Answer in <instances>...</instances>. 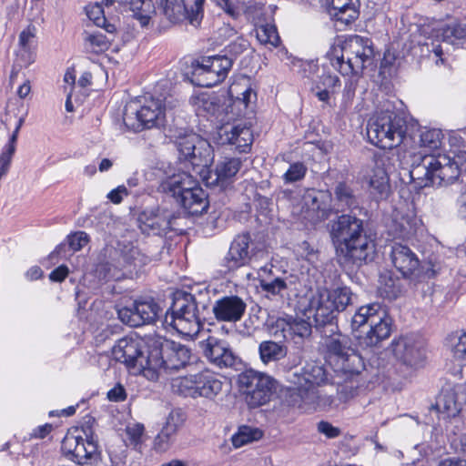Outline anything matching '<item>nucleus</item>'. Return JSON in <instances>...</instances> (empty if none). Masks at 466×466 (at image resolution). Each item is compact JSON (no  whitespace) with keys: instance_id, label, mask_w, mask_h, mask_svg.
<instances>
[{"instance_id":"1","label":"nucleus","mask_w":466,"mask_h":466,"mask_svg":"<svg viewBox=\"0 0 466 466\" xmlns=\"http://www.w3.org/2000/svg\"><path fill=\"white\" fill-rule=\"evenodd\" d=\"M466 167V151L450 154H414L410 177L420 187H446L455 182Z\"/></svg>"},{"instance_id":"2","label":"nucleus","mask_w":466,"mask_h":466,"mask_svg":"<svg viewBox=\"0 0 466 466\" xmlns=\"http://www.w3.org/2000/svg\"><path fill=\"white\" fill-rule=\"evenodd\" d=\"M329 234L337 253L357 266L372 260L375 245L364 231V222L355 215L342 214L330 222Z\"/></svg>"},{"instance_id":"3","label":"nucleus","mask_w":466,"mask_h":466,"mask_svg":"<svg viewBox=\"0 0 466 466\" xmlns=\"http://www.w3.org/2000/svg\"><path fill=\"white\" fill-rule=\"evenodd\" d=\"M210 303L208 290L198 294L177 291L170 307L171 312H167L164 321L184 336H197L202 328V320L206 319L205 313Z\"/></svg>"},{"instance_id":"4","label":"nucleus","mask_w":466,"mask_h":466,"mask_svg":"<svg viewBox=\"0 0 466 466\" xmlns=\"http://www.w3.org/2000/svg\"><path fill=\"white\" fill-rule=\"evenodd\" d=\"M329 56L331 66L342 76H360L373 64V43L367 37L350 35L333 46Z\"/></svg>"},{"instance_id":"5","label":"nucleus","mask_w":466,"mask_h":466,"mask_svg":"<svg viewBox=\"0 0 466 466\" xmlns=\"http://www.w3.org/2000/svg\"><path fill=\"white\" fill-rule=\"evenodd\" d=\"M391 319L380 303L360 307L351 319V329L362 348L377 346L391 333Z\"/></svg>"},{"instance_id":"6","label":"nucleus","mask_w":466,"mask_h":466,"mask_svg":"<svg viewBox=\"0 0 466 466\" xmlns=\"http://www.w3.org/2000/svg\"><path fill=\"white\" fill-rule=\"evenodd\" d=\"M324 339L327 358L334 362L335 370L359 378L365 369L362 357L351 348L350 339L338 329L320 334Z\"/></svg>"},{"instance_id":"7","label":"nucleus","mask_w":466,"mask_h":466,"mask_svg":"<svg viewBox=\"0 0 466 466\" xmlns=\"http://www.w3.org/2000/svg\"><path fill=\"white\" fill-rule=\"evenodd\" d=\"M406 130L405 120L390 110L376 113L367 125L369 141L384 149L400 146L405 138Z\"/></svg>"},{"instance_id":"8","label":"nucleus","mask_w":466,"mask_h":466,"mask_svg":"<svg viewBox=\"0 0 466 466\" xmlns=\"http://www.w3.org/2000/svg\"><path fill=\"white\" fill-rule=\"evenodd\" d=\"M144 263L145 258L133 246H106L98 254L96 272L105 279H118L120 270L131 267L140 268Z\"/></svg>"},{"instance_id":"9","label":"nucleus","mask_w":466,"mask_h":466,"mask_svg":"<svg viewBox=\"0 0 466 466\" xmlns=\"http://www.w3.org/2000/svg\"><path fill=\"white\" fill-rule=\"evenodd\" d=\"M112 356L134 374L143 373L150 378L151 348L141 338L126 336L118 339L112 349Z\"/></svg>"},{"instance_id":"10","label":"nucleus","mask_w":466,"mask_h":466,"mask_svg":"<svg viewBox=\"0 0 466 466\" xmlns=\"http://www.w3.org/2000/svg\"><path fill=\"white\" fill-rule=\"evenodd\" d=\"M190 357V350L178 342L165 340L159 346L154 345L151 347L149 380H157L161 371L170 373L186 367Z\"/></svg>"},{"instance_id":"11","label":"nucleus","mask_w":466,"mask_h":466,"mask_svg":"<svg viewBox=\"0 0 466 466\" xmlns=\"http://www.w3.org/2000/svg\"><path fill=\"white\" fill-rule=\"evenodd\" d=\"M238 386L251 409L267 404L276 390V380L269 375L247 370L238 375Z\"/></svg>"},{"instance_id":"12","label":"nucleus","mask_w":466,"mask_h":466,"mask_svg":"<svg viewBox=\"0 0 466 466\" xmlns=\"http://www.w3.org/2000/svg\"><path fill=\"white\" fill-rule=\"evenodd\" d=\"M223 385L216 374L203 371L174 380L172 390L184 397L214 400L222 391Z\"/></svg>"},{"instance_id":"13","label":"nucleus","mask_w":466,"mask_h":466,"mask_svg":"<svg viewBox=\"0 0 466 466\" xmlns=\"http://www.w3.org/2000/svg\"><path fill=\"white\" fill-rule=\"evenodd\" d=\"M232 68V58L227 55L202 57L193 67L191 82L198 86L211 87L222 83Z\"/></svg>"},{"instance_id":"14","label":"nucleus","mask_w":466,"mask_h":466,"mask_svg":"<svg viewBox=\"0 0 466 466\" xmlns=\"http://www.w3.org/2000/svg\"><path fill=\"white\" fill-rule=\"evenodd\" d=\"M176 145L179 152V159L187 161L194 169L208 167L213 161L211 146L196 133L179 136Z\"/></svg>"},{"instance_id":"15","label":"nucleus","mask_w":466,"mask_h":466,"mask_svg":"<svg viewBox=\"0 0 466 466\" xmlns=\"http://www.w3.org/2000/svg\"><path fill=\"white\" fill-rule=\"evenodd\" d=\"M164 110V104L160 98L150 97L146 99L140 109L135 112H128V109H126L123 121L127 127L134 131L160 127L164 125L165 121Z\"/></svg>"},{"instance_id":"16","label":"nucleus","mask_w":466,"mask_h":466,"mask_svg":"<svg viewBox=\"0 0 466 466\" xmlns=\"http://www.w3.org/2000/svg\"><path fill=\"white\" fill-rule=\"evenodd\" d=\"M161 308L151 297H140L131 304L117 310L119 319L130 327H140L154 323L159 316Z\"/></svg>"},{"instance_id":"17","label":"nucleus","mask_w":466,"mask_h":466,"mask_svg":"<svg viewBox=\"0 0 466 466\" xmlns=\"http://www.w3.org/2000/svg\"><path fill=\"white\" fill-rule=\"evenodd\" d=\"M312 325L302 318H279L270 327V334L279 342H292L300 347L303 341L309 338Z\"/></svg>"},{"instance_id":"18","label":"nucleus","mask_w":466,"mask_h":466,"mask_svg":"<svg viewBox=\"0 0 466 466\" xmlns=\"http://www.w3.org/2000/svg\"><path fill=\"white\" fill-rule=\"evenodd\" d=\"M307 311L308 317H312L314 326L320 334L338 329L336 322L338 311L326 301L325 297L319 290L310 298Z\"/></svg>"},{"instance_id":"19","label":"nucleus","mask_w":466,"mask_h":466,"mask_svg":"<svg viewBox=\"0 0 466 466\" xmlns=\"http://www.w3.org/2000/svg\"><path fill=\"white\" fill-rule=\"evenodd\" d=\"M177 218L175 212L165 208L146 209L138 216L140 229L147 234L160 235L167 230L174 229L175 220Z\"/></svg>"},{"instance_id":"20","label":"nucleus","mask_w":466,"mask_h":466,"mask_svg":"<svg viewBox=\"0 0 466 466\" xmlns=\"http://www.w3.org/2000/svg\"><path fill=\"white\" fill-rule=\"evenodd\" d=\"M200 347L207 360L218 368H231L238 360L229 343L217 337L208 336L200 342Z\"/></svg>"},{"instance_id":"21","label":"nucleus","mask_w":466,"mask_h":466,"mask_svg":"<svg viewBox=\"0 0 466 466\" xmlns=\"http://www.w3.org/2000/svg\"><path fill=\"white\" fill-rule=\"evenodd\" d=\"M390 256L392 265L404 279H418L420 272V260L408 246L393 243L390 246Z\"/></svg>"},{"instance_id":"22","label":"nucleus","mask_w":466,"mask_h":466,"mask_svg":"<svg viewBox=\"0 0 466 466\" xmlns=\"http://www.w3.org/2000/svg\"><path fill=\"white\" fill-rule=\"evenodd\" d=\"M251 238L249 234L237 236L231 242L228 254L223 259L222 271L227 273L247 265L252 257L250 248Z\"/></svg>"},{"instance_id":"23","label":"nucleus","mask_w":466,"mask_h":466,"mask_svg":"<svg viewBox=\"0 0 466 466\" xmlns=\"http://www.w3.org/2000/svg\"><path fill=\"white\" fill-rule=\"evenodd\" d=\"M391 348L395 357L406 365L417 367L423 361L421 344L413 336H401L394 339Z\"/></svg>"},{"instance_id":"24","label":"nucleus","mask_w":466,"mask_h":466,"mask_svg":"<svg viewBox=\"0 0 466 466\" xmlns=\"http://www.w3.org/2000/svg\"><path fill=\"white\" fill-rule=\"evenodd\" d=\"M247 309L246 302L238 296H224L212 306V312L218 321L238 322L244 316Z\"/></svg>"},{"instance_id":"25","label":"nucleus","mask_w":466,"mask_h":466,"mask_svg":"<svg viewBox=\"0 0 466 466\" xmlns=\"http://www.w3.org/2000/svg\"><path fill=\"white\" fill-rule=\"evenodd\" d=\"M314 395V389L307 388L302 383L295 388L289 389L279 408L275 407V411L279 417L289 414V408L308 410L311 409Z\"/></svg>"},{"instance_id":"26","label":"nucleus","mask_w":466,"mask_h":466,"mask_svg":"<svg viewBox=\"0 0 466 466\" xmlns=\"http://www.w3.org/2000/svg\"><path fill=\"white\" fill-rule=\"evenodd\" d=\"M196 178L185 171H177L167 176L158 186V191L175 199L178 198L195 185Z\"/></svg>"},{"instance_id":"27","label":"nucleus","mask_w":466,"mask_h":466,"mask_svg":"<svg viewBox=\"0 0 466 466\" xmlns=\"http://www.w3.org/2000/svg\"><path fill=\"white\" fill-rule=\"evenodd\" d=\"M184 210L192 216L201 215L208 210V199L206 191L201 188L198 180L195 185L187 189L177 201Z\"/></svg>"},{"instance_id":"28","label":"nucleus","mask_w":466,"mask_h":466,"mask_svg":"<svg viewBox=\"0 0 466 466\" xmlns=\"http://www.w3.org/2000/svg\"><path fill=\"white\" fill-rule=\"evenodd\" d=\"M185 420V415L181 410H172L167 415L160 432L155 438L156 449L161 451H166L184 424Z\"/></svg>"},{"instance_id":"29","label":"nucleus","mask_w":466,"mask_h":466,"mask_svg":"<svg viewBox=\"0 0 466 466\" xmlns=\"http://www.w3.org/2000/svg\"><path fill=\"white\" fill-rule=\"evenodd\" d=\"M220 143L234 146L240 152H246L252 144L250 128L241 126H224L218 130Z\"/></svg>"},{"instance_id":"30","label":"nucleus","mask_w":466,"mask_h":466,"mask_svg":"<svg viewBox=\"0 0 466 466\" xmlns=\"http://www.w3.org/2000/svg\"><path fill=\"white\" fill-rule=\"evenodd\" d=\"M117 3L119 9L122 12L130 13L142 27L148 26L152 17L156 15L153 0H125Z\"/></svg>"},{"instance_id":"31","label":"nucleus","mask_w":466,"mask_h":466,"mask_svg":"<svg viewBox=\"0 0 466 466\" xmlns=\"http://www.w3.org/2000/svg\"><path fill=\"white\" fill-rule=\"evenodd\" d=\"M297 281L296 276L283 272L278 278L264 277L259 281V287L268 298H283L289 290L296 289Z\"/></svg>"},{"instance_id":"32","label":"nucleus","mask_w":466,"mask_h":466,"mask_svg":"<svg viewBox=\"0 0 466 466\" xmlns=\"http://www.w3.org/2000/svg\"><path fill=\"white\" fill-rule=\"evenodd\" d=\"M242 167V161L238 157H224L218 161L214 170L215 178L210 184H216L221 188H226L233 181Z\"/></svg>"},{"instance_id":"33","label":"nucleus","mask_w":466,"mask_h":466,"mask_svg":"<svg viewBox=\"0 0 466 466\" xmlns=\"http://www.w3.org/2000/svg\"><path fill=\"white\" fill-rule=\"evenodd\" d=\"M189 104L198 115H216L222 107L221 97L214 92H200L189 98Z\"/></svg>"},{"instance_id":"34","label":"nucleus","mask_w":466,"mask_h":466,"mask_svg":"<svg viewBox=\"0 0 466 466\" xmlns=\"http://www.w3.org/2000/svg\"><path fill=\"white\" fill-rule=\"evenodd\" d=\"M318 290L338 312L345 310L349 305L353 303L354 294L347 286L337 287L333 289L322 288Z\"/></svg>"},{"instance_id":"35","label":"nucleus","mask_w":466,"mask_h":466,"mask_svg":"<svg viewBox=\"0 0 466 466\" xmlns=\"http://www.w3.org/2000/svg\"><path fill=\"white\" fill-rule=\"evenodd\" d=\"M334 201L341 210L355 209L360 207L359 197L353 187L346 182H339L334 187Z\"/></svg>"},{"instance_id":"36","label":"nucleus","mask_w":466,"mask_h":466,"mask_svg":"<svg viewBox=\"0 0 466 466\" xmlns=\"http://www.w3.org/2000/svg\"><path fill=\"white\" fill-rule=\"evenodd\" d=\"M228 94L232 99L242 103L245 107L257 98V94L251 88L249 79L247 77H241L239 80L233 82Z\"/></svg>"},{"instance_id":"37","label":"nucleus","mask_w":466,"mask_h":466,"mask_svg":"<svg viewBox=\"0 0 466 466\" xmlns=\"http://www.w3.org/2000/svg\"><path fill=\"white\" fill-rule=\"evenodd\" d=\"M287 352L286 346L273 340L262 341L258 346L259 358L266 365L282 360Z\"/></svg>"},{"instance_id":"38","label":"nucleus","mask_w":466,"mask_h":466,"mask_svg":"<svg viewBox=\"0 0 466 466\" xmlns=\"http://www.w3.org/2000/svg\"><path fill=\"white\" fill-rule=\"evenodd\" d=\"M302 380H304L307 388L316 389L327 380V373L324 367L317 361H309L302 368L301 372Z\"/></svg>"},{"instance_id":"39","label":"nucleus","mask_w":466,"mask_h":466,"mask_svg":"<svg viewBox=\"0 0 466 466\" xmlns=\"http://www.w3.org/2000/svg\"><path fill=\"white\" fill-rule=\"evenodd\" d=\"M164 15L172 23L189 22L190 13L184 0H161Z\"/></svg>"},{"instance_id":"40","label":"nucleus","mask_w":466,"mask_h":466,"mask_svg":"<svg viewBox=\"0 0 466 466\" xmlns=\"http://www.w3.org/2000/svg\"><path fill=\"white\" fill-rule=\"evenodd\" d=\"M370 193L377 198H384L390 191L389 177L383 167H376L370 178Z\"/></svg>"},{"instance_id":"41","label":"nucleus","mask_w":466,"mask_h":466,"mask_svg":"<svg viewBox=\"0 0 466 466\" xmlns=\"http://www.w3.org/2000/svg\"><path fill=\"white\" fill-rule=\"evenodd\" d=\"M329 14L336 22L347 25L351 24L359 16V10L353 0H350L339 6L329 9Z\"/></svg>"},{"instance_id":"42","label":"nucleus","mask_w":466,"mask_h":466,"mask_svg":"<svg viewBox=\"0 0 466 466\" xmlns=\"http://www.w3.org/2000/svg\"><path fill=\"white\" fill-rule=\"evenodd\" d=\"M379 291L382 297L388 299H397L401 294L399 279L393 278L390 272L381 274L379 279Z\"/></svg>"},{"instance_id":"43","label":"nucleus","mask_w":466,"mask_h":466,"mask_svg":"<svg viewBox=\"0 0 466 466\" xmlns=\"http://www.w3.org/2000/svg\"><path fill=\"white\" fill-rule=\"evenodd\" d=\"M97 446L91 440H85L82 436L78 441L73 459L77 464H87L88 461L96 454Z\"/></svg>"},{"instance_id":"44","label":"nucleus","mask_w":466,"mask_h":466,"mask_svg":"<svg viewBox=\"0 0 466 466\" xmlns=\"http://www.w3.org/2000/svg\"><path fill=\"white\" fill-rule=\"evenodd\" d=\"M435 408L440 412L447 413L449 417L455 416L459 411V408L454 392L450 390H442L437 397Z\"/></svg>"},{"instance_id":"45","label":"nucleus","mask_w":466,"mask_h":466,"mask_svg":"<svg viewBox=\"0 0 466 466\" xmlns=\"http://www.w3.org/2000/svg\"><path fill=\"white\" fill-rule=\"evenodd\" d=\"M85 46L93 53H101L108 49L110 42L100 31L94 33L85 32Z\"/></svg>"},{"instance_id":"46","label":"nucleus","mask_w":466,"mask_h":466,"mask_svg":"<svg viewBox=\"0 0 466 466\" xmlns=\"http://www.w3.org/2000/svg\"><path fill=\"white\" fill-rule=\"evenodd\" d=\"M257 39L263 45H271L272 46H278L280 38L279 36L275 25L263 24L256 28Z\"/></svg>"},{"instance_id":"47","label":"nucleus","mask_w":466,"mask_h":466,"mask_svg":"<svg viewBox=\"0 0 466 466\" xmlns=\"http://www.w3.org/2000/svg\"><path fill=\"white\" fill-rule=\"evenodd\" d=\"M443 134L441 129L430 128L420 132V146L430 149H436L441 146Z\"/></svg>"},{"instance_id":"48","label":"nucleus","mask_w":466,"mask_h":466,"mask_svg":"<svg viewBox=\"0 0 466 466\" xmlns=\"http://www.w3.org/2000/svg\"><path fill=\"white\" fill-rule=\"evenodd\" d=\"M449 339L453 357L457 360H466V331L453 334Z\"/></svg>"},{"instance_id":"49","label":"nucleus","mask_w":466,"mask_h":466,"mask_svg":"<svg viewBox=\"0 0 466 466\" xmlns=\"http://www.w3.org/2000/svg\"><path fill=\"white\" fill-rule=\"evenodd\" d=\"M314 395L315 398L313 399L311 409L320 408L327 410L337 407L339 404L338 396L334 397L333 395L319 391L316 389H314Z\"/></svg>"},{"instance_id":"50","label":"nucleus","mask_w":466,"mask_h":466,"mask_svg":"<svg viewBox=\"0 0 466 466\" xmlns=\"http://www.w3.org/2000/svg\"><path fill=\"white\" fill-rule=\"evenodd\" d=\"M359 389V380H350L349 381H346L344 384L340 385L337 390L339 402H346L349 400L354 398L356 395H358Z\"/></svg>"},{"instance_id":"51","label":"nucleus","mask_w":466,"mask_h":466,"mask_svg":"<svg viewBox=\"0 0 466 466\" xmlns=\"http://www.w3.org/2000/svg\"><path fill=\"white\" fill-rule=\"evenodd\" d=\"M307 172L306 166L301 162L291 164L286 173L283 175L285 183H293L301 180Z\"/></svg>"},{"instance_id":"52","label":"nucleus","mask_w":466,"mask_h":466,"mask_svg":"<svg viewBox=\"0 0 466 466\" xmlns=\"http://www.w3.org/2000/svg\"><path fill=\"white\" fill-rule=\"evenodd\" d=\"M248 46L249 44L246 39L238 37L225 47L224 55H227L228 58H232L233 63L239 55L248 49Z\"/></svg>"},{"instance_id":"53","label":"nucleus","mask_w":466,"mask_h":466,"mask_svg":"<svg viewBox=\"0 0 466 466\" xmlns=\"http://www.w3.org/2000/svg\"><path fill=\"white\" fill-rule=\"evenodd\" d=\"M340 85L339 78L336 75H332L329 72H324L319 76V79L316 81L315 89H327L333 91L336 86Z\"/></svg>"},{"instance_id":"54","label":"nucleus","mask_w":466,"mask_h":466,"mask_svg":"<svg viewBox=\"0 0 466 466\" xmlns=\"http://www.w3.org/2000/svg\"><path fill=\"white\" fill-rule=\"evenodd\" d=\"M89 242V236L84 231L68 236V245L73 251L81 250Z\"/></svg>"},{"instance_id":"55","label":"nucleus","mask_w":466,"mask_h":466,"mask_svg":"<svg viewBox=\"0 0 466 466\" xmlns=\"http://www.w3.org/2000/svg\"><path fill=\"white\" fill-rule=\"evenodd\" d=\"M81 436L67 433L62 441L61 449L66 456L73 458Z\"/></svg>"},{"instance_id":"56","label":"nucleus","mask_w":466,"mask_h":466,"mask_svg":"<svg viewBox=\"0 0 466 466\" xmlns=\"http://www.w3.org/2000/svg\"><path fill=\"white\" fill-rule=\"evenodd\" d=\"M144 431V425L140 423L129 425L126 429L127 435L128 436L131 444L135 446L141 443Z\"/></svg>"},{"instance_id":"57","label":"nucleus","mask_w":466,"mask_h":466,"mask_svg":"<svg viewBox=\"0 0 466 466\" xmlns=\"http://www.w3.org/2000/svg\"><path fill=\"white\" fill-rule=\"evenodd\" d=\"M86 15L96 26L103 27L106 25V17L104 10L100 5H95L86 9Z\"/></svg>"},{"instance_id":"58","label":"nucleus","mask_w":466,"mask_h":466,"mask_svg":"<svg viewBox=\"0 0 466 466\" xmlns=\"http://www.w3.org/2000/svg\"><path fill=\"white\" fill-rule=\"evenodd\" d=\"M35 61V53L32 48L19 47L16 53V63L20 67H26Z\"/></svg>"},{"instance_id":"59","label":"nucleus","mask_w":466,"mask_h":466,"mask_svg":"<svg viewBox=\"0 0 466 466\" xmlns=\"http://www.w3.org/2000/svg\"><path fill=\"white\" fill-rule=\"evenodd\" d=\"M423 275L427 279L434 278L441 270V263L435 257H429L428 260L421 267Z\"/></svg>"},{"instance_id":"60","label":"nucleus","mask_w":466,"mask_h":466,"mask_svg":"<svg viewBox=\"0 0 466 466\" xmlns=\"http://www.w3.org/2000/svg\"><path fill=\"white\" fill-rule=\"evenodd\" d=\"M443 36L446 40L451 39H462L466 36V28L458 24H451L447 25L443 31Z\"/></svg>"},{"instance_id":"61","label":"nucleus","mask_w":466,"mask_h":466,"mask_svg":"<svg viewBox=\"0 0 466 466\" xmlns=\"http://www.w3.org/2000/svg\"><path fill=\"white\" fill-rule=\"evenodd\" d=\"M35 26L29 25L25 30L19 35V47H31V42L35 36Z\"/></svg>"},{"instance_id":"62","label":"nucleus","mask_w":466,"mask_h":466,"mask_svg":"<svg viewBox=\"0 0 466 466\" xmlns=\"http://www.w3.org/2000/svg\"><path fill=\"white\" fill-rule=\"evenodd\" d=\"M205 0H195L194 6L191 7L189 10L190 16H189V24L197 26L199 25L201 19H202V7L204 5Z\"/></svg>"},{"instance_id":"63","label":"nucleus","mask_w":466,"mask_h":466,"mask_svg":"<svg viewBox=\"0 0 466 466\" xmlns=\"http://www.w3.org/2000/svg\"><path fill=\"white\" fill-rule=\"evenodd\" d=\"M318 431L329 439L336 438L341 433L338 427H334L329 422L323 420L318 423Z\"/></svg>"},{"instance_id":"64","label":"nucleus","mask_w":466,"mask_h":466,"mask_svg":"<svg viewBox=\"0 0 466 466\" xmlns=\"http://www.w3.org/2000/svg\"><path fill=\"white\" fill-rule=\"evenodd\" d=\"M107 398L111 401H123L127 398L126 390L122 385H116L107 392Z\"/></svg>"}]
</instances>
